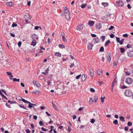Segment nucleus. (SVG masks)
I'll use <instances>...</instances> for the list:
<instances>
[{
  "label": "nucleus",
  "instance_id": "9d476101",
  "mask_svg": "<svg viewBox=\"0 0 133 133\" xmlns=\"http://www.w3.org/2000/svg\"><path fill=\"white\" fill-rule=\"evenodd\" d=\"M128 55L130 57H133V51H131L128 53Z\"/></svg>",
  "mask_w": 133,
  "mask_h": 133
},
{
  "label": "nucleus",
  "instance_id": "bb28decb",
  "mask_svg": "<svg viewBox=\"0 0 133 133\" xmlns=\"http://www.w3.org/2000/svg\"><path fill=\"white\" fill-rule=\"evenodd\" d=\"M0 94L2 96V97L6 99H8V98H6V97L3 94V93H2V92H1L0 93Z\"/></svg>",
  "mask_w": 133,
  "mask_h": 133
},
{
  "label": "nucleus",
  "instance_id": "de8ad7c7",
  "mask_svg": "<svg viewBox=\"0 0 133 133\" xmlns=\"http://www.w3.org/2000/svg\"><path fill=\"white\" fill-rule=\"evenodd\" d=\"M6 73L7 74V75L9 76H10L12 74V73L11 72H7Z\"/></svg>",
  "mask_w": 133,
  "mask_h": 133
},
{
  "label": "nucleus",
  "instance_id": "3c124183",
  "mask_svg": "<svg viewBox=\"0 0 133 133\" xmlns=\"http://www.w3.org/2000/svg\"><path fill=\"white\" fill-rule=\"evenodd\" d=\"M114 28V27L112 26H111L110 27L109 29V30H111L113 29Z\"/></svg>",
  "mask_w": 133,
  "mask_h": 133
},
{
  "label": "nucleus",
  "instance_id": "5fc2aeb1",
  "mask_svg": "<svg viewBox=\"0 0 133 133\" xmlns=\"http://www.w3.org/2000/svg\"><path fill=\"white\" fill-rule=\"evenodd\" d=\"M33 118L35 120H36L37 118V116L36 115H34L33 116Z\"/></svg>",
  "mask_w": 133,
  "mask_h": 133
},
{
  "label": "nucleus",
  "instance_id": "e2e57ef3",
  "mask_svg": "<svg viewBox=\"0 0 133 133\" xmlns=\"http://www.w3.org/2000/svg\"><path fill=\"white\" fill-rule=\"evenodd\" d=\"M127 6L128 8L129 9H130L131 7L130 4H128Z\"/></svg>",
  "mask_w": 133,
  "mask_h": 133
},
{
  "label": "nucleus",
  "instance_id": "f3484780",
  "mask_svg": "<svg viewBox=\"0 0 133 133\" xmlns=\"http://www.w3.org/2000/svg\"><path fill=\"white\" fill-rule=\"evenodd\" d=\"M119 118L121 121L124 122L125 121V119L124 117L122 116H119Z\"/></svg>",
  "mask_w": 133,
  "mask_h": 133
},
{
  "label": "nucleus",
  "instance_id": "c03bdc74",
  "mask_svg": "<svg viewBox=\"0 0 133 133\" xmlns=\"http://www.w3.org/2000/svg\"><path fill=\"white\" fill-rule=\"evenodd\" d=\"M124 40V39H122L120 41V45H122L123 44V42Z\"/></svg>",
  "mask_w": 133,
  "mask_h": 133
},
{
  "label": "nucleus",
  "instance_id": "09e8293b",
  "mask_svg": "<svg viewBox=\"0 0 133 133\" xmlns=\"http://www.w3.org/2000/svg\"><path fill=\"white\" fill-rule=\"evenodd\" d=\"M25 60L27 62L30 61V58L29 57L28 58H25Z\"/></svg>",
  "mask_w": 133,
  "mask_h": 133
},
{
  "label": "nucleus",
  "instance_id": "bf43d9fd",
  "mask_svg": "<svg viewBox=\"0 0 133 133\" xmlns=\"http://www.w3.org/2000/svg\"><path fill=\"white\" fill-rule=\"evenodd\" d=\"M114 36V35L113 34H112L110 35V37L112 38H113Z\"/></svg>",
  "mask_w": 133,
  "mask_h": 133
},
{
  "label": "nucleus",
  "instance_id": "4c0bfd02",
  "mask_svg": "<svg viewBox=\"0 0 133 133\" xmlns=\"http://www.w3.org/2000/svg\"><path fill=\"white\" fill-rule=\"evenodd\" d=\"M39 124L40 126H43L44 125L43 123L41 121L39 122Z\"/></svg>",
  "mask_w": 133,
  "mask_h": 133
},
{
  "label": "nucleus",
  "instance_id": "7c9ffc66",
  "mask_svg": "<svg viewBox=\"0 0 133 133\" xmlns=\"http://www.w3.org/2000/svg\"><path fill=\"white\" fill-rule=\"evenodd\" d=\"M13 81L14 82L17 81L18 82H19L20 79H17L16 78H14L13 79Z\"/></svg>",
  "mask_w": 133,
  "mask_h": 133
},
{
  "label": "nucleus",
  "instance_id": "f257e3e1",
  "mask_svg": "<svg viewBox=\"0 0 133 133\" xmlns=\"http://www.w3.org/2000/svg\"><path fill=\"white\" fill-rule=\"evenodd\" d=\"M124 95L127 96H131L132 95L133 93L129 90H126L124 92Z\"/></svg>",
  "mask_w": 133,
  "mask_h": 133
},
{
  "label": "nucleus",
  "instance_id": "c85d7f7f",
  "mask_svg": "<svg viewBox=\"0 0 133 133\" xmlns=\"http://www.w3.org/2000/svg\"><path fill=\"white\" fill-rule=\"evenodd\" d=\"M104 50V48L103 47L101 46L100 48V50H99V52H103Z\"/></svg>",
  "mask_w": 133,
  "mask_h": 133
},
{
  "label": "nucleus",
  "instance_id": "a211bd4d",
  "mask_svg": "<svg viewBox=\"0 0 133 133\" xmlns=\"http://www.w3.org/2000/svg\"><path fill=\"white\" fill-rule=\"evenodd\" d=\"M96 27L98 29H100L101 28V25L100 23H97L96 24Z\"/></svg>",
  "mask_w": 133,
  "mask_h": 133
},
{
  "label": "nucleus",
  "instance_id": "0e129e2a",
  "mask_svg": "<svg viewBox=\"0 0 133 133\" xmlns=\"http://www.w3.org/2000/svg\"><path fill=\"white\" fill-rule=\"evenodd\" d=\"M10 35L12 36V37H14L15 36V35L14 34L12 33H11Z\"/></svg>",
  "mask_w": 133,
  "mask_h": 133
},
{
  "label": "nucleus",
  "instance_id": "72a5a7b5",
  "mask_svg": "<svg viewBox=\"0 0 133 133\" xmlns=\"http://www.w3.org/2000/svg\"><path fill=\"white\" fill-rule=\"evenodd\" d=\"M58 46L60 48H64L65 47L64 45H62L61 44H59V45Z\"/></svg>",
  "mask_w": 133,
  "mask_h": 133
},
{
  "label": "nucleus",
  "instance_id": "ddd939ff",
  "mask_svg": "<svg viewBox=\"0 0 133 133\" xmlns=\"http://www.w3.org/2000/svg\"><path fill=\"white\" fill-rule=\"evenodd\" d=\"M6 4L10 6H14V3L12 2H6Z\"/></svg>",
  "mask_w": 133,
  "mask_h": 133
},
{
  "label": "nucleus",
  "instance_id": "aec40b11",
  "mask_svg": "<svg viewBox=\"0 0 133 133\" xmlns=\"http://www.w3.org/2000/svg\"><path fill=\"white\" fill-rule=\"evenodd\" d=\"M35 85L38 88H41V86L40 84L38 82L36 84H35Z\"/></svg>",
  "mask_w": 133,
  "mask_h": 133
},
{
  "label": "nucleus",
  "instance_id": "423d86ee",
  "mask_svg": "<svg viewBox=\"0 0 133 133\" xmlns=\"http://www.w3.org/2000/svg\"><path fill=\"white\" fill-rule=\"evenodd\" d=\"M84 27V25H83L80 24L77 26L76 28V29L78 30H80L82 29Z\"/></svg>",
  "mask_w": 133,
  "mask_h": 133
},
{
  "label": "nucleus",
  "instance_id": "4468645a",
  "mask_svg": "<svg viewBox=\"0 0 133 133\" xmlns=\"http://www.w3.org/2000/svg\"><path fill=\"white\" fill-rule=\"evenodd\" d=\"M36 41L32 40V41L31 42V45H32L33 46H35L37 43Z\"/></svg>",
  "mask_w": 133,
  "mask_h": 133
},
{
  "label": "nucleus",
  "instance_id": "4be33fe9",
  "mask_svg": "<svg viewBox=\"0 0 133 133\" xmlns=\"http://www.w3.org/2000/svg\"><path fill=\"white\" fill-rule=\"evenodd\" d=\"M110 41L109 40H107L105 43V46H106L107 45H108L110 43Z\"/></svg>",
  "mask_w": 133,
  "mask_h": 133
},
{
  "label": "nucleus",
  "instance_id": "39448f33",
  "mask_svg": "<svg viewBox=\"0 0 133 133\" xmlns=\"http://www.w3.org/2000/svg\"><path fill=\"white\" fill-rule=\"evenodd\" d=\"M29 104L28 106V107L30 109L31 108H33L34 109H35V108L34 107V106H35L36 105L35 104H34L33 103H32L29 102Z\"/></svg>",
  "mask_w": 133,
  "mask_h": 133
},
{
  "label": "nucleus",
  "instance_id": "79ce46f5",
  "mask_svg": "<svg viewBox=\"0 0 133 133\" xmlns=\"http://www.w3.org/2000/svg\"><path fill=\"white\" fill-rule=\"evenodd\" d=\"M64 10V14H66V13H68V14L69 12V11L68 10V9H67V10Z\"/></svg>",
  "mask_w": 133,
  "mask_h": 133
},
{
  "label": "nucleus",
  "instance_id": "052dcab7",
  "mask_svg": "<svg viewBox=\"0 0 133 133\" xmlns=\"http://www.w3.org/2000/svg\"><path fill=\"white\" fill-rule=\"evenodd\" d=\"M12 26V27H14L16 26H17V24L15 23H13Z\"/></svg>",
  "mask_w": 133,
  "mask_h": 133
},
{
  "label": "nucleus",
  "instance_id": "2f4dec72",
  "mask_svg": "<svg viewBox=\"0 0 133 133\" xmlns=\"http://www.w3.org/2000/svg\"><path fill=\"white\" fill-rule=\"evenodd\" d=\"M116 39L117 41L120 43V41L119 38L118 37H116Z\"/></svg>",
  "mask_w": 133,
  "mask_h": 133
},
{
  "label": "nucleus",
  "instance_id": "49530a36",
  "mask_svg": "<svg viewBox=\"0 0 133 133\" xmlns=\"http://www.w3.org/2000/svg\"><path fill=\"white\" fill-rule=\"evenodd\" d=\"M131 45L130 44H128L127 45V47L128 48H131Z\"/></svg>",
  "mask_w": 133,
  "mask_h": 133
},
{
  "label": "nucleus",
  "instance_id": "a878e982",
  "mask_svg": "<svg viewBox=\"0 0 133 133\" xmlns=\"http://www.w3.org/2000/svg\"><path fill=\"white\" fill-rule=\"evenodd\" d=\"M0 94L2 96V97L6 99H8V98H6V97L3 94V93H2V92H1L0 93Z\"/></svg>",
  "mask_w": 133,
  "mask_h": 133
},
{
  "label": "nucleus",
  "instance_id": "58836bf2",
  "mask_svg": "<svg viewBox=\"0 0 133 133\" xmlns=\"http://www.w3.org/2000/svg\"><path fill=\"white\" fill-rule=\"evenodd\" d=\"M113 64H114V67H116V66L117 65V62H114V63H113Z\"/></svg>",
  "mask_w": 133,
  "mask_h": 133
},
{
  "label": "nucleus",
  "instance_id": "a18cd8bd",
  "mask_svg": "<svg viewBox=\"0 0 133 133\" xmlns=\"http://www.w3.org/2000/svg\"><path fill=\"white\" fill-rule=\"evenodd\" d=\"M123 36L124 37H125L126 38L128 36V35L127 34H123Z\"/></svg>",
  "mask_w": 133,
  "mask_h": 133
},
{
  "label": "nucleus",
  "instance_id": "6e6d98bb",
  "mask_svg": "<svg viewBox=\"0 0 133 133\" xmlns=\"http://www.w3.org/2000/svg\"><path fill=\"white\" fill-rule=\"evenodd\" d=\"M22 44V42H21L19 41L18 42V45L19 47H20Z\"/></svg>",
  "mask_w": 133,
  "mask_h": 133
},
{
  "label": "nucleus",
  "instance_id": "b1692460",
  "mask_svg": "<svg viewBox=\"0 0 133 133\" xmlns=\"http://www.w3.org/2000/svg\"><path fill=\"white\" fill-rule=\"evenodd\" d=\"M111 56L110 55H109L107 57V59L109 62V63L111 59Z\"/></svg>",
  "mask_w": 133,
  "mask_h": 133
},
{
  "label": "nucleus",
  "instance_id": "338daca9",
  "mask_svg": "<svg viewBox=\"0 0 133 133\" xmlns=\"http://www.w3.org/2000/svg\"><path fill=\"white\" fill-rule=\"evenodd\" d=\"M77 116L75 115H74L73 116V119L74 120L76 118Z\"/></svg>",
  "mask_w": 133,
  "mask_h": 133
},
{
  "label": "nucleus",
  "instance_id": "a19ab883",
  "mask_svg": "<svg viewBox=\"0 0 133 133\" xmlns=\"http://www.w3.org/2000/svg\"><path fill=\"white\" fill-rule=\"evenodd\" d=\"M127 125L128 126H131L132 125V122H128L127 123Z\"/></svg>",
  "mask_w": 133,
  "mask_h": 133
},
{
  "label": "nucleus",
  "instance_id": "473e14b6",
  "mask_svg": "<svg viewBox=\"0 0 133 133\" xmlns=\"http://www.w3.org/2000/svg\"><path fill=\"white\" fill-rule=\"evenodd\" d=\"M19 106L21 108H23L25 109H26V110L27 109H26V108H25L24 107V106L22 104H19Z\"/></svg>",
  "mask_w": 133,
  "mask_h": 133
},
{
  "label": "nucleus",
  "instance_id": "c756f323",
  "mask_svg": "<svg viewBox=\"0 0 133 133\" xmlns=\"http://www.w3.org/2000/svg\"><path fill=\"white\" fill-rule=\"evenodd\" d=\"M98 96L97 95H95L94 98V101L95 103H96L98 100Z\"/></svg>",
  "mask_w": 133,
  "mask_h": 133
},
{
  "label": "nucleus",
  "instance_id": "2eb2a0df",
  "mask_svg": "<svg viewBox=\"0 0 133 133\" xmlns=\"http://www.w3.org/2000/svg\"><path fill=\"white\" fill-rule=\"evenodd\" d=\"M54 55L55 56L57 57H61V54L58 52H55Z\"/></svg>",
  "mask_w": 133,
  "mask_h": 133
},
{
  "label": "nucleus",
  "instance_id": "c9c22d12",
  "mask_svg": "<svg viewBox=\"0 0 133 133\" xmlns=\"http://www.w3.org/2000/svg\"><path fill=\"white\" fill-rule=\"evenodd\" d=\"M65 36H62V38L63 41L64 42H66L67 41V39L65 38Z\"/></svg>",
  "mask_w": 133,
  "mask_h": 133
},
{
  "label": "nucleus",
  "instance_id": "864d4df0",
  "mask_svg": "<svg viewBox=\"0 0 133 133\" xmlns=\"http://www.w3.org/2000/svg\"><path fill=\"white\" fill-rule=\"evenodd\" d=\"M121 88L122 89H125L127 88V87L124 85L122 87H121Z\"/></svg>",
  "mask_w": 133,
  "mask_h": 133
},
{
  "label": "nucleus",
  "instance_id": "0eeeda50",
  "mask_svg": "<svg viewBox=\"0 0 133 133\" xmlns=\"http://www.w3.org/2000/svg\"><path fill=\"white\" fill-rule=\"evenodd\" d=\"M32 93L36 95H39L41 93L38 90H34L32 91Z\"/></svg>",
  "mask_w": 133,
  "mask_h": 133
},
{
  "label": "nucleus",
  "instance_id": "393cba45",
  "mask_svg": "<svg viewBox=\"0 0 133 133\" xmlns=\"http://www.w3.org/2000/svg\"><path fill=\"white\" fill-rule=\"evenodd\" d=\"M113 123L115 125H117L118 124V121L117 119L115 120L114 121H113Z\"/></svg>",
  "mask_w": 133,
  "mask_h": 133
},
{
  "label": "nucleus",
  "instance_id": "603ef678",
  "mask_svg": "<svg viewBox=\"0 0 133 133\" xmlns=\"http://www.w3.org/2000/svg\"><path fill=\"white\" fill-rule=\"evenodd\" d=\"M75 66V65L74 63H72L71 64L70 66V68H72L74 67Z\"/></svg>",
  "mask_w": 133,
  "mask_h": 133
},
{
  "label": "nucleus",
  "instance_id": "5701e85b",
  "mask_svg": "<svg viewBox=\"0 0 133 133\" xmlns=\"http://www.w3.org/2000/svg\"><path fill=\"white\" fill-rule=\"evenodd\" d=\"M94 42L95 43H96L99 41V39L98 38H96L94 39Z\"/></svg>",
  "mask_w": 133,
  "mask_h": 133
},
{
  "label": "nucleus",
  "instance_id": "ea45409f",
  "mask_svg": "<svg viewBox=\"0 0 133 133\" xmlns=\"http://www.w3.org/2000/svg\"><path fill=\"white\" fill-rule=\"evenodd\" d=\"M86 6V5L85 4H82L81 6V7L82 8H84Z\"/></svg>",
  "mask_w": 133,
  "mask_h": 133
},
{
  "label": "nucleus",
  "instance_id": "f8f14e48",
  "mask_svg": "<svg viewBox=\"0 0 133 133\" xmlns=\"http://www.w3.org/2000/svg\"><path fill=\"white\" fill-rule=\"evenodd\" d=\"M117 81L116 79H115L112 83L111 87H114L115 84L117 83Z\"/></svg>",
  "mask_w": 133,
  "mask_h": 133
},
{
  "label": "nucleus",
  "instance_id": "774afa93",
  "mask_svg": "<svg viewBox=\"0 0 133 133\" xmlns=\"http://www.w3.org/2000/svg\"><path fill=\"white\" fill-rule=\"evenodd\" d=\"M42 73L43 74H44V75H47L48 73L47 72H42Z\"/></svg>",
  "mask_w": 133,
  "mask_h": 133
},
{
  "label": "nucleus",
  "instance_id": "9b49d317",
  "mask_svg": "<svg viewBox=\"0 0 133 133\" xmlns=\"http://www.w3.org/2000/svg\"><path fill=\"white\" fill-rule=\"evenodd\" d=\"M87 78V76L85 75H83L81 77L82 80L83 81H85V79Z\"/></svg>",
  "mask_w": 133,
  "mask_h": 133
},
{
  "label": "nucleus",
  "instance_id": "412c9836",
  "mask_svg": "<svg viewBox=\"0 0 133 133\" xmlns=\"http://www.w3.org/2000/svg\"><path fill=\"white\" fill-rule=\"evenodd\" d=\"M102 4L104 7L107 6L108 5V4L107 3H102Z\"/></svg>",
  "mask_w": 133,
  "mask_h": 133
},
{
  "label": "nucleus",
  "instance_id": "f704fd0d",
  "mask_svg": "<svg viewBox=\"0 0 133 133\" xmlns=\"http://www.w3.org/2000/svg\"><path fill=\"white\" fill-rule=\"evenodd\" d=\"M105 98V97H101V102L103 103L104 102V99Z\"/></svg>",
  "mask_w": 133,
  "mask_h": 133
},
{
  "label": "nucleus",
  "instance_id": "6ab92c4d",
  "mask_svg": "<svg viewBox=\"0 0 133 133\" xmlns=\"http://www.w3.org/2000/svg\"><path fill=\"white\" fill-rule=\"evenodd\" d=\"M21 98L22 99V100L24 103H29V102L28 101H26L24 99L22 98V97H21Z\"/></svg>",
  "mask_w": 133,
  "mask_h": 133
},
{
  "label": "nucleus",
  "instance_id": "6e6552de",
  "mask_svg": "<svg viewBox=\"0 0 133 133\" xmlns=\"http://www.w3.org/2000/svg\"><path fill=\"white\" fill-rule=\"evenodd\" d=\"M64 14L66 19L68 20H69L70 19V13H69L68 14V13L65 14Z\"/></svg>",
  "mask_w": 133,
  "mask_h": 133
},
{
  "label": "nucleus",
  "instance_id": "680f3d73",
  "mask_svg": "<svg viewBox=\"0 0 133 133\" xmlns=\"http://www.w3.org/2000/svg\"><path fill=\"white\" fill-rule=\"evenodd\" d=\"M2 91L4 93V94H5V95H7L6 93V91H5L3 89L2 90Z\"/></svg>",
  "mask_w": 133,
  "mask_h": 133
},
{
  "label": "nucleus",
  "instance_id": "1a4fd4ad",
  "mask_svg": "<svg viewBox=\"0 0 133 133\" xmlns=\"http://www.w3.org/2000/svg\"><path fill=\"white\" fill-rule=\"evenodd\" d=\"M97 74L99 75H102L103 73V70L99 69H98L97 70Z\"/></svg>",
  "mask_w": 133,
  "mask_h": 133
},
{
  "label": "nucleus",
  "instance_id": "37998d69",
  "mask_svg": "<svg viewBox=\"0 0 133 133\" xmlns=\"http://www.w3.org/2000/svg\"><path fill=\"white\" fill-rule=\"evenodd\" d=\"M81 76V74H80V75H78V76H77L76 77V79H79L80 78Z\"/></svg>",
  "mask_w": 133,
  "mask_h": 133
},
{
  "label": "nucleus",
  "instance_id": "f03ea898",
  "mask_svg": "<svg viewBox=\"0 0 133 133\" xmlns=\"http://www.w3.org/2000/svg\"><path fill=\"white\" fill-rule=\"evenodd\" d=\"M116 3L117 5L119 6H123L124 5V3L122 1L119 0L116 1Z\"/></svg>",
  "mask_w": 133,
  "mask_h": 133
},
{
  "label": "nucleus",
  "instance_id": "e433bc0d",
  "mask_svg": "<svg viewBox=\"0 0 133 133\" xmlns=\"http://www.w3.org/2000/svg\"><path fill=\"white\" fill-rule=\"evenodd\" d=\"M101 38L102 39V41H104L105 39V36H102L101 37Z\"/></svg>",
  "mask_w": 133,
  "mask_h": 133
},
{
  "label": "nucleus",
  "instance_id": "4d7b16f0",
  "mask_svg": "<svg viewBox=\"0 0 133 133\" xmlns=\"http://www.w3.org/2000/svg\"><path fill=\"white\" fill-rule=\"evenodd\" d=\"M49 67H48V68H47V69H45V71L46 72H48V71H49Z\"/></svg>",
  "mask_w": 133,
  "mask_h": 133
},
{
  "label": "nucleus",
  "instance_id": "20e7f679",
  "mask_svg": "<svg viewBox=\"0 0 133 133\" xmlns=\"http://www.w3.org/2000/svg\"><path fill=\"white\" fill-rule=\"evenodd\" d=\"M31 38L33 40L36 41L38 39V37L36 34H34L32 36Z\"/></svg>",
  "mask_w": 133,
  "mask_h": 133
},
{
  "label": "nucleus",
  "instance_id": "8fccbe9b",
  "mask_svg": "<svg viewBox=\"0 0 133 133\" xmlns=\"http://www.w3.org/2000/svg\"><path fill=\"white\" fill-rule=\"evenodd\" d=\"M41 129L43 131H46L47 130V129H44L43 127H42Z\"/></svg>",
  "mask_w": 133,
  "mask_h": 133
},
{
  "label": "nucleus",
  "instance_id": "69168bd1",
  "mask_svg": "<svg viewBox=\"0 0 133 133\" xmlns=\"http://www.w3.org/2000/svg\"><path fill=\"white\" fill-rule=\"evenodd\" d=\"M89 25L90 26H91V21H89L88 22Z\"/></svg>",
  "mask_w": 133,
  "mask_h": 133
},
{
  "label": "nucleus",
  "instance_id": "cd10ccee",
  "mask_svg": "<svg viewBox=\"0 0 133 133\" xmlns=\"http://www.w3.org/2000/svg\"><path fill=\"white\" fill-rule=\"evenodd\" d=\"M120 49L121 52L122 53L124 52L125 50L124 49L122 48H121Z\"/></svg>",
  "mask_w": 133,
  "mask_h": 133
},
{
  "label": "nucleus",
  "instance_id": "dca6fc26",
  "mask_svg": "<svg viewBox=\"0 0 133 133\" xmlns=\"http://www.w3.org/2000/svg\"><path fill=\"white\" fill-rule=\"evenodd\" d=\"M87 48L88 50H91V44L90 43L88 45Z\"/></svg>",
  "mask_w": 133,
  "mask_h": 133
},
{
  "label": "nucleus",
  "instance_id": "13d9d810",
  "mask_svg": "<svg viewBox=\"0 0 133 133\" xmlns=\"http://www.w3.org/2000/svg\"><path fill=\"white\" fill-rule=\"evenodd\" d=\"M27 132V133H30V131L29 129H26L25 130Z\"/></svg>",
  "mask_w": 133,
  "mask_h": 133
},
{
  "label": "nucleus",
  "instance_id": "7ed1b4c3",
  "mask_svg": "<svg viewBox=\"0 0 133 133\" xmlns=\"http://www.w3.org/2000/svg\"><path fill=\"white\" fill-rule=\"evenodd\" d=\"M132 82V79L130 78H128L125 80V82L128 84H131Z\"/></svg>",
  "mask_w": 133,
  "mask_h": 133
}]
</instances>
